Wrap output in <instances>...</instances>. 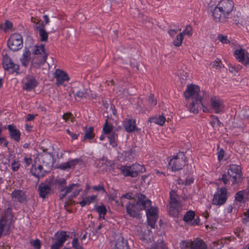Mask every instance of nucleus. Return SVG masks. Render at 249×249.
I'll use <instances>...</instances> for the list:
<instances>
[{"mask_svg": "<svg viewBox=\"0 0 249 249\" xmlns=\"http://www.w3.org/2000/svg\"><path fill=\"white\" fill-rule=\"evenodd\" d=\"M184 95L186 99L192 100L190 104V112L196 114L201 108H203L204 112L206 111L207 108L202 103V99L207 96V94L204 92L202 95L198 86L193 84L188 85L184 92Z\"/></svg>", "mask_w": 249, "mask_h": 249, "instance_id": "nucleus-1", "label": "nucleus"}, {"mask_svg": "<svg viewBox=\"0 0 249 249\" xmlns=\"http://www.w3.org/2000/svg\"><path fill=\"white\" fill-rule=\"evenodd\" d=\"M137 200L129 201L126 205L127 214L133 218H140V212L143 210L150 206L151 202L146 197L141 193H139L136 196Z\"/></svg>", "mask_w": 249, "mask_h": 249, "instance_id": "nucleus-2", "label": "nucleus"}, {"mask_svg": "<svg viewBox=\"0 0 249 249\" xmlns=\"http://www.w3.org/2000/svg\"><path fill=\"white\" fill-rule=\"evenodd\" d=\"M234 8L231 0H221L213 11V16L216 22H225Z\"/></svg>", "mask_w": 249, "mask_h": 249, "instance_id": "nucleus-3", "label": "nucleus"}, {"mask_svg": "<svg viewBox=\"0 0 249 249\" xmlns=\"http://www.w3.org/2000/svg\"><path fill=\"white\" fill-rule=\"evenodd\" d=\"M242 172L240 166L232 164L229 166L228 174L222 175L220 180L222 181L224 184H227L231 181L232 185L237 183V180L241 178Z\"/></svg>", "mask_w": 249, "mask_h": 249, "instance_id": "nucleus-4", "label": "nucleus"}, {"mask_svg": "<svg viewBox=\"0 0 249 249\" xmlns=\"http://www.w3.org/2000/svg\"><path fill=\"white\" fill-rule=\"evenodd\" d=\"M32 54L36 55L32 58V63L36 65V67L44 64L47 59L48 54L45 52L44 45L39 46H35L32 49Z\"/></svg>", "mask_w": 249, "mask_h": 249, "instance_id": "nucleus-5", "label": "nucleus"}, {"mask_svg": "<svg viewBox=\"0 0 249 249\" xmlns=\"http://www.w3.org/2000/svg\"><path fill=\"white\" fill-rule=\"evenodd\" d=\"M120 169L125 176L136 177L140 173L145 171L144 167L138 163L133 164L131 166H122Z\"/></svg>", "mask_w": 249, "mask_h": 249, "instance_id": "nucleus-6", "label": "nucleus"}, {"mask_svg": "<svg viewBox=\"0 0 249 249\" xmlns=\"http://www.w3.org/2000/svg\"><path fill=\"white\" fill-rule=\"evenodd\" d=\"M186 157L183 152H179L169 162V166L173 171L180 170L185 165Z\"/></svg>", "mask_w": 249, "mask_h": 249, "instance_id": "nucleus-7", "label": "nucleus"}, {"mask_svg": "<svg viewBox=\"0 0 249 249\" xmlns=\"http://www.w3.org/2000/svg\"><path fill=\"white\" fill-rule=\"evenodd\" d=\"M9 48L13 51H17L23 47V40L21 36L18 34L12 35L7 42Z\"/></svg>", "mask_w": 249, "mask_h": 249, "instance_id": "nucleus-8", "label": "nucleus"}, {"mask_svg": "<svg viewBox=\"0 0 249 249\" xmlns=\"http://www.w3.org/2000/svg\"><path fill=\"white\" fill-rule=\"evenodd\" d=\"M177 193L174 190L170 192V210L169 213L173 216H177L179 213L180 203L177 199Z\"/></svg>", "mask_w": 249, "mask_h": 249, "instance_id": "nucleus-9", "label": "nucleus"}, {"mask_svg": "<svg viewBox=\"0 0 249 249\" xmlns=\"http://www.w3.org/2000/svg\"><path fill=\"white\" fill-rule=\"evenodd\" d=\"M227 192L225 188H221L218 190L214 195L212 203L215 205L224 204L227 199Z\"/></svg>", "mask_w": 249, "mask_h": 249, "instance_id": "nucleus-10", "label": "nucleus"}, {"mask_svg": "<svg viewBox=\"0 0 249 249\" xmlns=\"http://www.w3.org/2000/svg\"><path fill=\"white\" fill-rule=\"evenodd\" d=\"M22 84L23 89L31 91L37 86V82L34 76L28 75L23 78Z\"/></svg>", "mask_w": 249, "mask_h": 249, "instance_id": "nucleus-11", "label": "nucleus"}, {"mask_svg": "<svg viewBox=\"0 0 249 249\" xmlns=\"http://www.w3.org/2000/svg\"><path fill=\"white\" fill-rule=\"evenodd\" d=\"M2 64L3 68L5 70L10 71L13 73L19 70L18 65L15 64L11 58L6 54L2 58Z\"/></svg>", "mask_w": 249, "mask_h": 249, "instance_id": "nucleus-12", "label": "nucleus"}, {"mask_svg": "<svg viewBox=\"0 0 249 249\" xmlns=\"http://www.w3.org/2000/svg\"><path fill=\"white\" fill-rule=\"evenodd\" d=\"M80 187V185L79 184L73 183L69 185L68 187H64L63 188H61L60 191L61 192H63V191H66V194H69V193L73 191L72 194L70 196H69L71 199L76 197L82 191V189Z\"/></svg>", "mask_w": 249, "mask_h": 249, "instance_id": "nucleus-13", "label": "nucleus"}, {"mask_svg": "<svg viewBox=\"0 0 249 249\" xmlns=\"http://www.w3.org/2000/svg\"><path fill=\"white\" fill-rule=\"evenodd\" d=\"M210 106L216 114L222 112L224 108L223 102L216 97H213L211 98Z\"/></svg>", "mask_w": 249, "mask_h": 249, "instance_id": "nucleus-14", "label": "nucleus"}, {"mask_svg": "<svg viewBox=\"0 0 249 249\" xmlns=\"http://www.w3.org/2000/svg\"><path fill=\"white\" fill-rule=\"evenodd\" d=\"M41 162L45 167V171H50L53 166V155L51 154L45 153L40 156Z\"/></svg>", "mask_w": 249, "mask_h": 249, "instance_id": "nucleus-15", "label": "nucleus"}, {"mask_svg": "<svg viewBox=\"0 0 249 249\" xmlns=\"http://www.w3.org/2000/svg\"><path fill=\"white\" fill-rule=\"evenodd\" d=\"M45 167L42 164L39 165L37 167L35 164L32 165L30 172L35 177L39 178L44 177L50 171H45Z\"/></svg>", "mask_w": 249, "mask_h": 249, "instance_id": "nucleus-16", "label": "nucleus"}, {"mask_svg": "<svg viewBox=\"0 0 249 249\" xmlns=\"http://www.w3.org/2000/svg\"><path fill=\"white\" fill-rule=\"evenodd\" d=\"M54 77L56 78V84L57 86L62 85L64 82L69 80L68 74L62 70L59 69H56L55 70Z\"/></svg>", "mask_w": 249, "mask_h": 249, "instance_id": "nucleus-17", "label": "nucleus"}, {"mask_svg": "<svg viewBox=\"0 0 249 249\" xmlns=\"http://www.w3.org/2000/svg\"><path fill=\"white\" fill-rule=\"evenodd\" d=\"M35 29L38 32L40 40L41 42H47L48 33L45 29V24L43 22H41L39 25H36Z\"/></svg>", "mask_w": 249, "mask_h": 249, "instance_id": "nucleus-18", "label": "nucleus"}, {"mask_svg": "<svg viewBox=\"0 0 249 249\" xmlns=\"http://www.w3.org/2000/svg\"><path fill=\"white\" fill-rule=\"evenodd\" d=\"M11 138L17 142H18L20 139V132L16 126L13 124L8 125L7 127Z\"/></svg>", "mask_w": 249, "mask_h": 249, "instance_id": "nucleus-19", "label": "nucleus"}, {"mask_svg": "<svg viewBox=\"0 0 249 249\" xmlns=\"http://www.w3.org/2000/svg\"><path fill=\"white\" fill-rule=\"evenodd\" d=\"M112 249H129L127 241L123 236H119Z\"/></svg>", "mask_w": 249, "mask_h": 249, "instance_id": "nucleus-20", "label": "nucleus"}, {"mask_svg": "<svg viewBox=\"0 0 249 249\" xmlns=\"http://www.w3.org/2000/svg\"><path fill=\"white\" fill-rule=\"evenodd\" d=\"M234 54L236 58L245 65L247 66L249 64V58L247 55H245L244 50H237L235 51Z\"/></svg>", "mask_w": 249, "mask_h": 249, "instance_id": "nucleus-21", "label": "nucleus"}, {"mask_svg": "<svg viewBox=\"0 0 249 249\" xmlns=\"http://www.w3.org/2000/svg\"><path fill=\"white\" fill-rule=\"evenodd\" d=\"M80 161L78 159L71 160L67 162L63 163L58 165V168L63 170L74 168Z\"/></svg>", "mask_w": 249, "mask_h": 249, "instance_id": "nucleus-22", "label": "nucleus"}, {"mask_svg": "<svg viewBox=\"0 0 249 249\" xmlns=\"http://www.w3.org/2000/svg\"><path fill=\"white\" fill-rule=\"evenodd\" d=\"M123 125L127 132L130 133L137 130L136 121L134 120H125L123 122Z\"/></svg>", "mask_w": 249, "mask_h": 249, "instance_id": "nucleus-23", "label": "nucleus"}, {"mask_svg": "<svg viewBox=\"0 0 249 249\" xmlns=\"http://www.w3.org/2000/svg\"><path fill=\"white\" fill-rule=\"evenodd\" d=\"M39 196L41 197L44 198L50 193V186L46 183H40L38 186Z\"/></svg>", "mask_w": 249, "mask_h": 249, "instance_id": "nucleus-24", "label": "nucleus"}, {"mask_svg": "<svg viewBox=\"0 0 249 249\" xmlns=\"http://www.w3.org/2000/svg\"><path fill=\"white\" fill-rule=\"evenodd\" d=\"M69 237V235L67 234L66 232L62 231L56 233L54 235V238L53 239L63 245Z\"/></svg>", "mask_w": 249, "mask_h": 249, "instance_id": "nucleus-25", "label": "nucleus"}, {"mask_svg": "<svg viewBox=\"0 0 249 249\" xmlns=\"http://www.w3.org/2000/svg\"><path fill=\"white\" fill-rule=\"evenodd\" d=\"M11 196L19 202H23L26 200V197L24 192L20 190H15L12 193Z\"/></svg>", "mask_w": 249, "mask_h": 249, "instance_id": "nucleus-26", "label": "nucleus"}, {"mask_svg": "<svg viewBox=\"0 0 249 249\" xmlns=\"http://www.w3.org/2000/svg\"><path fill=\"white\" fill-rule=\"evenodd\" d=\"M31 52L29 49L27 48L25 49L22 57L20 58V61L23 66L25 67H27L28 64L29 62L33 58H31Z\"/></svg>", "mask_w": 249, "mask_h": 249, "instance_id": "nucleus-27", "label": "nucleus"}, {"mask_svg": "<svg viewBox=\"0 0 249 249\" xmlns=\"http://www.w3.org/2000/svg\"><path fill=\"white\" fill-rule=\"evenodd\" d=\"M89 92H91L90 89H83L82 90H79L74 94L75 98L76 100L80 101L82 98H88L89 96Z\"/></svg>", "mask_w": 249, "mask_h": 249, "instance_id": "nucleus-28", "label": "nucleus"}, {"mask_svg": "<svg viewBox=\"0 0 249 249\" xmlns=\"http://www.w3.org/2000/svg\"><path fill=\"white\" fill-rule=\"evenodd\" d=\"M191 249H206V245L202 240L191 241Z\"/></svg>", "mask_w": 249, "mask_h": 249, "instance_id": "nucleus-29", "label": "nucleus"}, {"mask_svg": "<svg viewBox=\"0 0 249 249\" xmlns=\"http://www.w3.org/2000/svg\"><path fill=\"white\" fill-rule=\"evenodd\" d=\"M138 193L136 194H133L131 192H128L124 195H122L120 198V202L121 204V206H124V199H127L129 200L133 199V201H135L137 200V198L136 197V196L138 195Z\"/></svg>", "mask_w": 249, "mask_h": 249, "instance_id": "nucleus-30", "label": "nucleus"}, {"mask_svg": "<svg viewBox=\"0 0 249 249\" xmlns=\"http://www.w3.org/2000/svg\"><path fill=\"white\" fill-rule=\"evenodd\" d=\"M165 118L163 115H159L158 117H152L149 118V121L154 123L160 125H163L165 122Z\"/></svg>", "mask_w": 249, "mask_h": 249, "instance_id": "nucleus-31", "label": "nucleus"}, {"mask_svg": "<svg viewBox=\"0 0 249 249\" xmlns=\"http://www.w3.org/2000/svg\"><path fill=\"white\" fill-rule=\"evenodd\" d=\"M107 135V137L109 140L110 144L113 147L117 146V140L118 138L117 134L115 132H112Z\"/></svg>", "mask_w": 249, "mask_h": 249, "instance_id": "nucleus-32", "label": "nucleus"}, {"mask_svg": "<svg viewBox=\"0 0 249 249\" xmlns=\"http://www.w3.org/2000/svg\"><path fill=\"white\" fill-rule=\"evenodd\" d=\"M96 197L95 195H92L86 197L79 203L81 207H84L86 205H89L91 203Z\"/></svg>", "mask_w": 249, "mask_h": 249, "instance_id": "nucleus-33", "label": "nucleus"}, {"mask_svg": "<svg viewBox=\"0 0 249 249\" xmlns=\"http://www.w3.org/2000/svg\"><path fill=\"white\" fill-rule=\"evenodd\" d=\"M184 36L182 34L179 33L178 35L173 42V45L176 47H179L182 43Z\"/></svg>", "mask_w": 249, "mask_h": 249, "instance_id": "nucleus-34", "label": "nucleus"}, {"mask_svg": "<svg viewBox=\"0 0 249 249\" xmlns=\"http://www.w3.org/2000/svg\"><path fill=\"white\" fill-rule=\"evenodd\" d=\"M95 210L99 213L100 216V218L104 219L105 215L107 213V209L105 206L100 205L97 206L95 208Z\"/></svg>", "mask_w": 249, "mask_h": 249, "instance_id": "nucleus-35", "label": "nucleus"}, {"mask_svg": "<svg viewBox=\"0 0 249 249\" xmlns=\"http://www.w3.org/2000/svg\"><path fill=\"white\" fill-rule=\"evenodd\" d=\"M195 216V213L192 211L187 212L183 217V220L185 222H189L193 220Z\"/></svg>", "mask_w": 249, "mask_h": 249, "instance_id": "nucleus-36", "label": "nucleus"}, {"mask_svg": "<svg viewBox=\"0 0 249 249\" xmlns=\"http://www.w3.org/2000/svg\"><path fill=\"white\" fill-rule=\"evenodd\" d=\"M113 126L112 124H108L107 120H106V123L103 127V131L105 134H108L112 132Z\"/></svg>", "mask_w": 249, "mask_h": 249, "instance_id": "nucleus-37", "label": "nucleus"}, {"mask_svg": "<svg viewBox=\"0 0 249 249\" xmlns=\"http://www.w3.org/2000/svg\"><path fill=\"white\" fill-rule=\"evenodd\" d=\"M210 123L213 127H218L220 125L221 122L217 116L212 115Z\"/></svg>", "mask_w": 249, "mask_h": 249, "instance_id": "nucleus-38", "label": "nucleus"}, {"mask_svg": "<svg viewBox=\"0 0 249 249\" xmlns=\"http://www.w3.org/2000/svg\"><path fill=\"white\" fill-rule=\"evenodd\" d=\"M93 127H90L88 130H87L85 132L84 135V139H92L93 138Z\"/></svg>", "mask_w": 249, "mask_h": 249, "instance_id": "nucleus-39", "label": "nucleus"}, {"mask_svg": "<svg viewBox=\"0 0 249 249\" xmlns=\"http://www.w3.org/2000/svg\"><path fill=\"white\" fill-rule=\"evenodd\" d=\"M147 222L148 225L152 228H154L155 226V224L157 220L158 217L157 216H147Z\"/></svg>", "mask_w": 249, "mask_h": 249, "instance_id": "nucleus-40", "label": "nucleus"}, {"mask_svg": "<svg viewBox=\"0 0 249 249\" xmlns=\"http://www.w3.org/2000/svg\"><path fill=\"white\" fill-rule=\"evenodd\" d=\"M157 209L156 208L151 207L146 210V216H157Z\"/></svg>", "mask_w": 249, "mask_h": 249, "instance_id": "nucleus-41", "label": "nucleus"}, {"mask_svg": "<svg viewBox=\"0 0 249 249\" xmlns=\"http://www.w3.org/2000/svg\"><path fill=\"white\" fill-rule=\"evenodd\" d=\"M180 245L181 249H191L192 248L191 241H182Z\"/></svg>", "mask_w": 249, "mask_h": 249, "instance_id": "nucleus-42", "label": "nucleus"}, {"mask_svg": "<svg viewBox=\"0 0 249 249\" xmlns=\"http://www.w3.org/2000/svg\"><path fill=\"white\" fill-rule=\"evenodd\" d=\"M217 39L222 43L229 44L230 41L228 40L227 36L222 34H219L217 36Z\"/></svg>", "mask_w": 249, "mask_h": 249, "instance_id": "nucleus-43", "label": "nucleus"}, {"mask_svg": "<svg viewBox=\"0 0 249 249\" xmlns=\"http://www.w3.org/2000/svg\"><path fill=\"white\" fill-rule=\"evenodd\" d=\"M30 244L35 249H40L41 244L40 241L39 239H36L34 241H31L30 242Z\"/></svg>", "mask_w": 249, "mask_h": 249, "instance_id": "nucleus-44", "label": "nucleus"}, {"mask_svg": "<svg viewBox=\"0 0 249 249\" xmlns=\"http://www.w3.org/2000/svg\"><path fill=\"white\" fill-rule=\"evenodd\" d=\"M72 246L74 249H83V247L79 245L78 240L76 238H74L72 240Z\"/></svg>", "mask_w": 249, "mask_h": 249, "instance_id": "nucleus-45", "label": "nucleus"}, {"mask_svg": "<svg viewBox=\"0 0 249 249\" xmlns=\"http://www.w3.org/2000/svg\"><path fill=\"white\" fill-rule=\"evenodd\" d=\"M192 28L190 26H187L185 29L183 30L181 34H182V36L184 35H188L191 36L192 35Z\"/></svg>", "mask_w": 249, "mask_h": 249, "instance_id": "nucleus-46", "label": "nucleus"}, {"mask_svg": "<svg viewBox=\"0 0 249 249\" xmlns=\"http://www.w3.org/2000/svg\"><path fill=\"white\" fill-rule=\"evenodd\" d=\"M13 27V24L9 20L5 21L4 23L3 30L6 32L8 29H11Z\"/></svg>", "mask_w": 249, "mask_h": 249, "instance_id": "nucleus-47", "label": "nucleus"}, {"mask_svg": "<svg viewBox=\"0 0 249 249\" xmlns=\"http://www.w3.org/2000/svg\"><path fill=\"white\" fill-rule=\"evenodd\" d=\"M53 244L51 246V249H59L63 245L55 240H54L53 239Z\"/></svg>", "mask_w": 249, "mask_h": 249, "instance_id": "nucleus-48", "label": "nucleus"}, {"mask_svg": "<svg viewBox=\"0 0 249 249\" xmlns=\"http://www.w3.org/2000/svg\"><path fill=\"white\" fill-rule=\"evenodd\" d=\"M243 199V192L239 191L236 194L235 200L239 202H241Z\"/></svg>", "mask_w": 249, "mask_h": 249, "instance_id": "nucleus-49", "label": "nucleus"}, {"mask_svg": "<svg viewBox=\"0 0 249 249\" xmlns=\"http://www.w3.org/2000/svg\"><path fill=\"white\" fill-rule=\"evenodd\" d=\"M194 178L192 176H188L185 179V184L186 185H189L194 182Z\"/></svg>", "mask_w": 249, "mask_h": 249, "instance_id": "nucleus-50", "label": "nucleus"}, {"mask_svg": "<svg viewBox=\"0 0 249 249\" xmlns=\"http://www.w3.org/2000/svg\"><path fill=\"white\" fill-rule=\"evenodd\" d=\"M93 189L97 191H102L103 193L106 192L104 186L102 184H99L97 186H94L93 187Z\"/></svg>", "mask_w": 249, "mask_h": 249, "instance_id": "nucleus-51", "label": "nucleus"}, {"mask_svg": "<svg viewBox=\"0 0 249 249\" xmlns=\"http://www.w3.org/2000/svg\"><path fill=\"white\" fill-rule=\"evenodd\" d=\"M222 63L220 60L218 59L212 63L213 67L215 69H218L221 67Z\"/></svg>", "mask_w": 249, "mask_h": 249, "instance_id": "nucleus-52", "label": "nucleus"}, {"mask_svg": "<svg viewBox=\"0 0 249 249\" xmlns=\"http://www.w3.org/2000/svg\"><path fill=\"white\" fill-rule=\"evenodd\" d=\"M20 164L18 162H16L15 161H14L12 164L11 166L12 168L13 171H16L18 170L19 168Z\"/></svg>", "mask_w": 249, "mask_h": 249, "instance_id": "nucleus-53", "label": "nucleus"}, {"mask_svg": "<svg viewBox=\"0 0 249 249\" xmlns=\"http://www.w3.org/2000/svg\"><path fill=\"white\" fill-rule=\"evenodd\" d=\"M149 104L151 106H155L157 104V101L154 99L153 95H151L148 99Z\"/></svg>", "mask_w": 249, "mask_h": 249, "instance_id": "nucleus-54", "label": "nucleus"}, {"mask_svg": "<svg viewBox=\"0 0 249 249\" xmlns=\"http://www.w3.org/2000/svg\"><path fill=\"white\" fill-rule=\"evenodd\" d=\"M72 116V114L71 112H67L66 113H65L63 116L62 118L65 120L66 122L67 120L70 118H71Z\"/></svg>", "mask_w": 249, "mask_h": 249, "instance_id": "nucleus-55", "label": "nucleus"}, {"mask_svg": "<svg viewBox=\"0 0 249 249\" xmlns=\"http://www.w3.org/2000/svg\"><path fill=\"white\" fill-rule=\"evenodd\" d=\"M57 182L60 185L63 187L62 188L64 187V186L66 184V180L64 178H61L57 180Z\"/></svg>", "mask_w": 249, "mask_h": 249, "instance_id": "nucleus-56", "label": "nucleus"}, {"mask_svg": "<svg viewBox=\"0 0 249 249\" xmlns=\"http://www.w3.org/2000/svg\"><path fill=\"white\" fill-rule=\"evenodd\" d=\"M24 161L27 166H29L32 163V159L31 158H24Z\"/></svg>", "mask_w": 249, "mask_h": 249, "instance_id": "nucleus-57", "label": "nucleus"}, {"mask_svg": "<svg viewBox=\"0 0 249 249\" xmlns=\"http://www.w3.org/2000/svg\"><path fill=\"white\" fill-rule=\"evenodd\" d=\"M35 115L31 114H29L27 116L26 121H33L35 119Z\"/></svg>", "mask_w": 249, "mask_h": 249, "instance_id": "nucleus-58", "label": "nucleus"}, {"mask_svg": "<svg viewBox=\"0 0 249 249\" xmlns=\"http://www.w3.org/2000/svg\"><path fill=\"white\" fill-rule=\"evenodd\" d=\"M177 30L174 29H171L168 31V33L171 36H174L177 33Z\"/></svg>", "mask_w": 249, "mask_h": 249, "instance_id": "nucleus-59", "label": "nucleus"}, {"mask_svg": "<svg viewBox=\"0 0 249 249\" xmlns=\"http://www.w3.org/2000/svg\"><path fill=\"white\" fill-rule=\"evenodd\" d=\"M224 151L223 150H221V151H220L218 153V159L219 160H222L224 157Z\"/></svg>", "mask_w": 249, "mask_h": 249, "instance_id": "nucleus-60", "label": "nucleus"}, {"mask_svg": "<svg viewBox=\"0 0 249 249\" xmlns=\"http://www.w3.org/2000/svg\"><path fill=\"white\" fill-rule=\"evenodd\" d=\"M229 69L230 72L232 73L235 74V73L237 72L235 71V70H236L235 67H234L233 66H229Z\"/></svg>", "mask_w": 249, "mask_h": 249, "instance_id": "nucleus-61", "label": "nucleus"}, {"mask_svg": "<svg viewBox=\"0 0 249 249\" xmlns=\"http://www.w3.org/2000/svg\"><path fill=\"white\" fill-rule=\"evenodd\" d=\"M70 136H71V139L72 140L77 139L78 137V134L72 133L71 134Z\"/></svg>", "mask_w": 249, "mask_h": 249, "instance_id": "nucleus-62", "label": "nucleus"}, {"mask_svg": "<svg viewBox=\"0 0 249 249\" xmlns=\"http://www.w3.org/2000/svg\"><path fill=\"white\" fill-rule=\"evenodd\" d=\"M96 97V94L95 93H92L91 91V92H89V96L88 97V98H94Z\"/></svg>", "mask_w": 249, "mask_h": 249, "instance_id": "nucleus-63", "label": "nucleus"}, {"mask_svg": "<svg viewBox=\"0 0 249 249\" xmlns=\"http://www.w3.org/2000/svg\"><path fill=\"white\" fill-rule=\"evenodd\" d=\"M43 18L45 20V24H47L49 23L50 22V20H49V17L47 15H44L43 16Z\"/></svg>", "mask_w": 249, "mask_h": 249, "instance_id": "nucleus-64", "label": "nucleus"}]
</instances>
